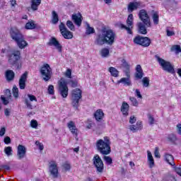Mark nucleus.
<instances>
[{
    "mask_svg": "<svg viewBox=\"0 0 181 181\" xmlns=\"http://www.w3.org/2000/svg\"><path fill=\"white\" fill-rule=\"evenodd\" d=\"M115 42V33L112 30H104L98 35L95 42L98 46H103V45H110V46L114 45Z\"/></svg>",
    "mask_w": 181,
    "mask_h": 181,
    "instance_id": "1",
    "label": "nucleus"
},
{
    "mask_svg": "<svg viewBox=\"0 0 181 181\" xmlns=\"http://www.w3.org/2000/svg\"><path fill=\"white\" fill-rule=\"evenodd\" d=\"M96 149L102 155H110L111 153V141L110 138L105 136L96 141Z\"/></svg>",
    "mask_w": 181,
    "mask_h": 181,
    "instance_id": "2",
    "label": "nucleus"
},
{
    "mask_svg": "<svg viewBox=\"0 0 181 181\" xmlns=\"http://www.w3.org/2000/svg\"><path fill=\"white\" fill-rule=\"evenodd\" d=\"M11 37L13 40L16 42L19 49H25L28 46V42L25 40L23 35L21 33V31L16 28H13L11 32Z\"/></svg>",
    "mask_w": 181,
    "mask_h": 181,
    "instance_id": "3",
    "label": "nucleus"
},
{
    "mask_svg": "<svg viewBox=\"0 0 181 181\" xmlns=\"http://www.w3.org/2000/svg\"><path fill=\"white\" fill-rule=\"evenodd\" d=\"M122 66L123 67V71L125 73L127 78H122L117 81V84H124V86H132L131 80V71L129 70L130 66L128 64V62L125 59L122 60Z\"/></svg>",
    "mask_w": 181,
    "mask_h": 181,
    "instance_id": "4",
    "label": "nucleus"
},
{
    "mask_svg": "<svg viewBox=\"0 0 181 181\" xmlns=\"http://www.w3.org/2000/svg\"><path fill=\"white\" fill-rule=\"evenodd\" d=\"M156 59L164 71H167V73L170 74H175V66L170 62L160 58L158 55L156 56Z\"/></svg>",
    "mask_w": 181,
    "mask_h": 181,
    "instance_id": "5",
    "label": "nucleus"
},
{
    "mask_svg": "<svg viewBox=\"0 0 181 181\" xmlns=\"http://www.w3.org/2000/svg\"><path fill=\"white\" fill-rule=\"evenodd\" d=\"M58 91L60 95L62 96V98H67V95H69V87L64 78H62L58 82Z\"/></svg>",
    "mask_w": 181,
    "mask_h": 181,
    "instance_id": "6",
    "label": "nucleus"
},
{
    "mask_svg": "<svg viewBox=\"0 0 181 181\" xmlns=\"http://www.w3.org/2000/svg\"><path fill=\"white\" fill-rule=\"evenodd\" d=\"M41 76L44 81H49L52 78L53 73L52 72V68L48 64H44L40 69Z\"/></svg>",
    "mask_w": 181,
    "mask_h": 181,
    "instance_id": "7",
    "label": "nucleus"
},
{
    "mask_svg": "<svg viewBox=\"0 0 181 181\" xmlns=\"http://www.w3.org/2000/svg\"><path fill=\"white\" fill-rule=\"evenodd\" d=\"M81 98V90L79 88H76L72 90L71 93V105L75 108V110H77L78 108L79 105V101Z\"/></svg>",
    "mask_w": 181,
    "mask_h": 181,
    "instance_id": "8",
    "label": "nucleus"
},
{
    "mask_svg": "<svg viewBox=\"0 0 181 181\" xmlns=\"http://www.w3.org/2000/svg\"><path fill=\"white\" fill-rule=\"evenodd\" d=\"M139 18L141 21L146 26V28H151L152 24L151 23V18L148 15L146 11L142 9L139 12Z\"/></svg>",
    "mask_w": 181,
    "mask_h": 181,
    "instance_id": "9",
    "label": "nucleus"
},
{
    "mask_svg": "<svg viewBox=\"0 0 181 181\" xmlns=\"http://www.w3.org/2000/svg\"><path fill=\"white\" fill-rule=\"evenodd\" d=\"M134 43L135 45H139L144 47H148L151 45V39L148 37L136 36L134 39Z\"/></svg>",
    "mask_w": 181,
    "mask_h": 181,
    "instance_id": "10",
    "label": "nucleus"
},
{
    "mask_svg": "<svg viewBox=\"0 0 181 181\" xmlns=\"http://www.w3.org/2000/svg\"><path fill=\"white\" fill-rule=\"evenodd\" d=\"M134 25V16L129 14L127 20V25L120 24L121 29H125L129 35H132V28Z\"/></svg>",
    "mask_w": 181,
    "mask_h": 181,
    "instance_id": "11",
    "label": "nucleus"
},
{
    "mask_svg": "<svg viewBox=\"0 0 181 181\" xmlns=\"http://www.w3.org/2000/svg\"><path fill=\"white\" fill-rule=\"evenodd\" d=\"M93 164L96 168L97 172L99 173H103V170H104V163H103V160H101V158H100L98 154L94 156Z\"/></svg>",
    "mask_w": 181,
    "mask_h": 181,
    "instance_id": "12",
    "label": "nucleus"
},
{
    "mask_svg": "<svg viewBox=\"0 0 181 181\" xmlns=\"http://www.w3.org/2000/svg\"><path fill=\"white\" fill-rule=\"evenodd\" d=\"M49 170L50 176H52L53 179H57V177H59V168H57V163H56V162L51 161L49 163Z\"/></svg>",
    "mask_w": 181,
    "mask_h": 181,
    "instance_id": "13",
    "label": "nucleus"
},
{
    "mask_svg": "<svg viewBox=\"0 0 181 181\" xmlns=\"http://www.w3.org/2000/svg\"><path fill=\"white\" fill-rule=\"evenodd\" d=\"M59 30L64 39H73V33L66 28L64 23H61L59 25Z\"/></svg>",
    "mask_w": 181,
    "mask_h": 181,
    "instance_id": "14",
    "label": "nucleus"
},
{
    "mask_svg": "<svg viewBox=\"0 0 181 181\" xmlns=\"http://www.w3.org/2000/svg\"><path fill=\"white\" fill-rule=\"evenodd\" d=\"M20 56H21V52H19V50L13 51L8 57L9 64H11V66L16 64V62L20 59Z\"/></svg>",
    "mask_w": 181,
    "mask_h": 181,
    "instance_id": "15",
    "label": "nucleus"
},
{
    "mask_svg": "<svg viewBox=\"0 0 181 181\" xmlns=\"http://www.w3.org/2000/svg\"><path fill=\"white\" fill-rule=\"evenodd\" d=\"M17 156L18 159H23L26 156V147L19 144L17 148Z\"/></svg>",
    "mask_w": 181,
    "mask_h": 181,
    "instance_id": "16",
    "label": "nucleus"
},
{
    "mask_svg": "<svg viewBox=\"0 0 181 181\" xmlns=\"http://www.w3.org/2000/svg\"><path fill=\"white\" fill-rule=\"evenodd\" d=\"M28 71L23 74L19 79V88L21 90H25L26 87V80H28Z\"/></svg>",
    "mask_w": 181,
    "mask_h": 181,
    "instance_id": "17",
    "label": "nucleus"
},
{
    "mask_svg": "<svg viewBox=\"0 0 181 181\" xmlns=\"http://www.w3.org/2000/svg\"><path fill=\"white\" fill-rule=\"evenodd\" d=\"M71 19L76 26H81V23L83 22V16H81V13H78L73 14L71 16Z\"/></svg>",
    "mask_w": 181,
    "mask_h": 181,
    "instance_id": "18",
    "label": "nucleus"
},
{
    "mask_svg": "<svg viewBox=\"0 0 181 181\" xmlns=\"http://www.w3.org/2000/svg\"><path fill=\"white\" fill-rule=\"evenodd\" d=\"M28 100L26 99L25 100V105L27 106V108H28L29 110H33V105H32V103H30V101L31 102L35 101V103H37V99L36 98V96L30 94H28Z\"/></svg>",
    "mask_w": 181,
    "mask_h": 181,
    "instance_id": "19",
    "label": "nucleus"
},
{
    "mask_svg": "<svg viewBox=\"0 0 181 181\" xmlns=\"http://www.w3.org/2000/svg\"><path fill=\"white\" fill-rule=\"evenodd\" d=\"M48 45L49 46H54L55 47V49L58 50V52H62V45L57 41V40L55 37H52L49 40V42H48Z\"/></svg>",
    "mask_w": 181,
    "mask_h": 181,
    "instance_id": "20",
    "label": "nucleus"
},
{
    "mask_svg": "<svg viewBox=\"0 0 181 181\" xmlns=\"http://www.w3.org/2000/svg\"><path fill=\"white\" fill-rule=\"evenodd\" d=\"M144 128V125L142 124L141 121H137L136 124L130 125L129 129L132 131V132H136L137 131H141Z\"/></svg>",
    "mask_w": 181,
    "mask_h": 181,
    "instance_id": "21",
    "label": "nucleus"
},
{
    "mask_svg": "<svg viewBox=\"0 0 181 181\" xmlns=\"http://www.w3.org/2000/svg\"><path fill=\"white\" fill-rule=\"evenodd\" d=\"M67 127L71 134H73L74 135H77V132H78V130L77 129V127H76V123H74V122L70 121L69 122H68Z\"/></svg>",
    "mask_w": 181,
    "mask_h": 181,
    "instance_id": "22",
    "label": "nucleus"
},
{
    "mask_svg": "<svg viewBox=\"0 0 181 181\" xmlns=\"http://www.w3.org/2000/svg\"><path fill=\"white\" fill-rule=\"evenodd\" d=\"M142 4L141 2H134L130 3L128 6V11L129 12H133L134 11L138 9V8H141Z\"/></svg>",
    "mask_w": 181,
    "mask_h": 181,
    "instance_id": "23",
    "label": "nucleus"
},
{
    "mask_svg": "<svg viewBox=\"0 0 181 181\" xmlns=\"http://www.w3.org/2000/svg\"><path fill=\"white\" fill-rule=\"evenodd\" d=\"M121 112L124 117H127L129 112V105L127 102H123L121 106Z\"/></svg>",
    "mask_w": 181,
    "mask_h": 181,
    "instance_id": "24",
    "label": "nucleus"
},
{
    "mask_svg": "<svg viewBox=\"0 0 181 181\" xmlns=\"http://www.w3.org/2000/svg\"><path fill=\"white\" fill-rule=\"evenodd\" d=\"M135 77L137 80H141L144 77V71L141 65H137L136 67Z\"/></svg>",
    "mask_w": 181,
    "mask_h": 181,
    "instance_id": "25",
    "label": "nucleus"
},
{
    "mask_svg": "<svg viewBox=\"0 0 181 181\" xmlns=\"http://www.w3.org/2000/svg\"><path fill=\"white\" fill-rule=\"evenodd\" d=\"M137 28L139 33H141V35H146V33H148V31L146 30V25H145L144 23H138Z\"/></svg>",
    "mask_w": 181,
    "mask_h": 181,
    "instance_id": "26",
    "label": "nucleus"
},
{
    "mask_svg": "<svg viewBox=\"0 0 181 181\" xmlns=\"http://www.w3.org/2000/svg\"><path fill=\"white\" fill-rule=\"evenodd\" d=\"M147 160L149 168H152L155 166V160H153L152 153L149 151H147Z\"/></svg>",
    "mask_w": 181,
    "mask_h": 181,
    "instance_id": "27",
    "label": "nucleus"
},
{
    "mask_svg": "<svg viewBox=\"0 0 181 181\" xmlns=\"http://www.w3.org/2000/svg\"><path fill=\"white\" fill-rule=\"evenodd\" d=\"M94 117L96 121L100 122L103 119V118H104V112H103V110L98 109V110L95 111Z\"/></svg>",
    "mask_w": 181,
    "mask_h": 181,
    "instance_id": "28",
    "label": "nucleus"
},
{
    "mask_svg": "<svg viewBox=\"0 0 181 181\" xmlns=\"http://www.w3.org/2000/svg\"><path fill=\"white\" fill-rule=\"evenodd\" d=\"M164 159L166 162H168L169 165H170L171 166H175V162L173 161V156L168 153H165L164 155Z\"/></svg>",
    "mask_w": 181,
    "mask_h": 181,
    "instance_id": "29",
    "label": "nucleus"
},
{
    "mask_svg": "<svg viewBox=\"0 0 181 181\" xmlns=\"http://www.w3.org/2000/svg\"><path fill=\"white\" fill-rule=\"evenodd\" d=\"M40 4H42V0H31V9L37 11Z\"/></svg>",
    "mask_w": 181,
    "mask_h": 181,
    "instance_id": "30",
    "label": "nucleus"
},
{
    "mask_svg": "<svg viewBox=\"0 0 181 181\" xmlns=\"http://www.w3.org/2000/svg\"><path fill=\"white\" fill-rule=\"evenodd\" d=\"M107 70L110 73L111 76H112V77H118L119 72L117 69L110 66Z\"/></svg>",
    "mask_w": 181,
    "mask_h": 181,
    "instance_id": "31",
    "label": "nucleus"
},
{
    "mask_svg": "<svg viewBox=\"0 0 181 181\" xmlns=\"http://www.w3.org/2000/svg\"><path fill=\"white\" fill-rule=\"evenodd\" d=\"M93 33H95V30H94V28L90 26L88 23H86V35H93Z\"/></svg>",
    "mask_w": 181,
    "mask_h": 181,
    "instance_id": "32",
    "label": "nucleus"
},
{
    "mask_svg": "<svg viewBox=\"0 0 181 181\" xmlns=\"http://www.w3.org/2000/svg\"><path fill=\"white\" fill-rule=\"evenodd\" d=\"M6 77L8 81H11L13 80V78L15 77V73L12 70L7 71L6 72Z\"/></svg>",
    "mask_w": 181,
    "mask_h": 181,
    "instance_id": "33",
    "label": "nucleus"
},
{
    "mask_svg": "<svg viewBox=\"0 0 181 181\" xmlns=\"http://www.w3.org/2000/svg\"><path fill=\"white\" fill-rule=\"evenodd\" d=\"M100 54L102 57H108L110 56V49L108 48H103L100 51Z\"/></svg>",
    "mask_w": 181,
    "mask_h": 181,
    "instance_id": "34",
    "label": "nucleus"
},
{
    "mask_svg": "<svg viewBox=\"0 0 181 181\" xmlns=\"http://www.w3.org/2000/svg\"><path fill=\"white\" fill-rule=\"evenodd\" d=\"M25 28L27 30H33L36 28V25L34 21H29L25 24Z\"/></svg>",
    "mask_w": 181,
    "mask_h": 181,
    "instance_id": "35",
    "label": "nucleus"
},
{
    "mask_svg": "<svg viewBox=\"0 0 181 181\" xmlns=\"http://www.w3.org/2000/svg\"><path fill=\"white\" fill-rule=\"evenodd\" d=\"M152 19L154 25H158L159 24V14L158 13L155 12L152 15Z\"/></svg>",
    "mask_w": 181,
    "mask_h": 181,
    "instance_id": "36",
    "label": "nucleus"
},
{
    "mask_svg": "<svg viewBox=\"0 0 181 181\" xmlns=\"http://www.w3.org/2000/svg\"><path fill=\"white\" fill-rule=\"evenodd\" d=\"M149 81H150L149 77H144L141 79V84L143 87H146V88L149 87Z\"/></svg>",
    "mask_w": 181,
    "mask_h": 181,
    "instance_id": "37",
    "label": "nucleus"
},
{
    "mask_svg": "<svg viewBox=\"0 0 181 181\" xmlns=\"http://www.w3.org/2000/svg\"><path fill=\"white\" fill-rule=\"evenodd\" d=\"M57 22H59V16L57 15V13H56V11H52V23L54 25H56V23H57Z\"/></svg>",
    "mask_w": 181,
    "mask_h": 181,
    "instance_id": "38",
    "label": "nucleus"
},
{
    "mask_svg": "<svg viewBox=\"0 0 181 181\" xmlns=\"http://www.w3.org/2000/svg\"><path fill=\"white\" fill-rule=\"evenodd\" d=\"M170 50L172 52H175L176 54H178V53H181L180 45H173L172 47L170 48Z\"/></svg>",
    "mask_w": 181,
    "mask_h": 181,
    "instance_id": "39",
    "label": "nucleus"
},
{
    "mask_svg": "<svg viewBox=\"0 0 181 181\" xmlns=\"http://www.w3.org/2000/svg\"><path fill=\"white\" fill-rule=\"evenodd\" d=\"M66 26L70 29V30H72V32H74L76 30V27L74 26V24H73V22L71 21H66Z\"/></svg>",
    "mask_w": 181,
    "mask_h": 181,
    "instance_id": "40",
    "label": "nucleus"
},
{
    "mask_svg": "<svg viewBox=\"0 0 181 181\" xmlns=\"http://www.w3.org/2000/svg\"><path fill=\"white\" fill-rule=\"evenodd\" d=\"M12 152H13V150H12V147L11 146H7L4 148V153L8 156H12Z\"/></svg>",
    "mask_w": 181,
    "mask_h": 181,
    "instance_id": "41",
    "label": "nucleus"
},
{
    "mask_svg": "<svg viewBox=\"0 0 181 181\" xmlns=\"http://www.w3.org/2000/svg\"><path fill=\"white\" fill-rule=\"evenodd\" d=\"M13 95L15 98H18V97H19V89L16 86L13 87Z\"/></svg>",
    "mask_w": 181,
    "mask_h": 181,
    "instance_id": "42",
    "label": "nucleus"
},
{
    "mask_svg": "<svg viewBox=\"0 0 181 181\" xmlns=\"http://www.w3.org/2000/svg\"><path fill=\"white\" fill-rule=\"evenodd\" d=\"M129 100L132 103V105H134V107H138V105H139V103L138 102V100H136V98L134 97H130Z\"/></svg>",
    "mask_w": 181,
    "mask_h": 181,
    "instance_id": "43",
    "label": "nucleus"
},
{
    "mask_svg": "<svg viewBox=\"0 0 181 181\" xmlns=\"http://www.w3.org/2000/svg\"><path fill=\"white\" fill-rule=\"evenodd\" d=\"M1 101L3 103V104H4V105H8V104H9V100H11V98H6L4 96H1Z\"/></svg>",
    "mask_w": 181,
    "mask_h": 181,
    "instance_id": "44",
    "label": "nucleus"
},
{
    "mask_svg": "<svg viewBox=\"0 0 181 181\" xmlns=\"http://www.w3.org/2000/svg\"><path fill=\"white\" fill-rule=\"evenodd\" d=\"M104 160H105L106 163H107V165H111V163H112V158H111V157L110 156H105L103 157Z\"/></svg>",
    "mask_w": 181,
    "mask_h": 181,
    "instance_id": "45",
    "label": "nucleus"
},
{
    "mask_svg": "<svg viewBox=\"0 0 181 181\" xmlns=\"http://www.w3.org/2000/svg\"><path fill=\"white\" fill-rule=\"evenodd\" d=\"M134 95H135V97H137L140 100H142V98H143L142 94H141V91L139 90V89L135 90Z\"/></svg>",
    "mask_w": 181,
    "mask_h": 181,
    "instance_id": "46",
    "label": "nucleus"
},
{
    "mask_svg": "<svg viewBox=\"0 0 181 181\" xmlns=\"http://www.w3.org/2000/svg\"><path fill=\"white\" fill-rule=\"evenodd\" d=\"M48 93L51 95H53V94H54V86H53V85H49L48 86Z\"/></svg>",
    "mask_w": 181,
    "mask_h": 181,
    "instance_id": "47",
    "label": "nucleus"
},
{
    "mask_svg": "<svg viewBox=\"0 0 181 181\" xmlns=\"http://www.w3.org/2000/svg\"><path fill=\"white\" fill-rule=\"evenodd\" d=\"M148 119L150 125H153V124H155V118H153V116L151 115H148Z\"/></svg>",
    "mask_w": 181,
    "mask_h": 181,
    "instance_id": "48",
    "label": "nucleus"
},
{
    "mask_svg": "<svg viewBox=\"0 0 181 181\" xmlns=\"http://www.w3.org/2000/svg\"><path fill=\"white\" fill-rule=\"evenodd\" d=\"M65 77H67V78H71V69H68L64 73Z\"/></svg>",
    "mask_w": 181,
    "mask_h": 181,
    "instance_id": "49",
    "label": "nucleus"
},
{
    "mask_svg": "<svg viewBox=\"0 0 181 181\" xmlns=\"http://www.w3.org/2000/svg\"><path fill=\"white\" fill-rule=\"evenodd\" d=\"M167 139L170 141H176V136L173 134H170L168 136Z\"/></svg>",
    "mask_w": 181,
    "mask_h": 181,
    "instance_id": "50",
    "label": "nucleus"
},
{
    "mask_svg": "<svg viewBox=\"0 0 181 181\" xmlns=\"http://www.w3.org/2000/svg\"><path fill=\"white\" fill-rule=\"evenodd\" d=\"M63 169L64 172H67L68 170H70V169H71V166L69 163H65L63 165Z\"/></svg>",
    "mask_w": 181,
    "mask_h": 181,
    "instance_id": "51",
    "label": "nucleus"
},
{
    "mask_svg": "<svg viewBox=\"0 0 181 181\" xmlns=\"http://www.w3.org/2000/svg\"><path fill=\"white\" fill-rule=\"evenodd\" d=\"M35 145L38 146L40 151H43V149L45 148V147L43 146V144L40 143L39 141H35Z\"/></svg>",
    "mask_w": 181,
    "mask_h": 181,
    "instance_id": "52",
    "label": "nucleus"
},
{
    "mask_svg": "<svg viewBox=\"0 0 181 181\" xmlns=\"http://www.w3.org/2000/svg\"><path fill=\"white\" fill-rule=\"evenodd\" d=\"M30 126L32 127V128H35V129L37 128V121L31 120Z\"/></svg>",
    "mask_w": 181,
    "mask_h": 181,
    "instance_id": "53",
    "label": "nucleus"
},
{
    "mask_svg": "<svg viewBox=\"0 0 181 181\" xmlns=\"http://www.w3.org/2000/svg\"><path fill=\"white\" fill-rule=\"evenodd\" d=\"M136 122V117L135 116H131L129 118V124H135Z\"/></svg>",
    "mask_w": 181,
    "mask_h": 181,
    "instance_id": "54",
    "label": "nucleus"
},
{
    "mask_svg": "<svg viewBox=\"0 0 181 181\" xmlns=\"http://www.w3.org/2000/svg\"><path fill=\"white\" fill-rule=\"evenodd\" d=\"M154 155L156 158H160V154L159 153V148L156 147L155 148Z\"/></svg>",
    "mask_w": 181,
    "mask_h": 181,
    "instance_id": "55",
    "label": "nucleus"
},
{
    "mask_svg": "<svg viewBox=\"0 0 181 181\" xmlns=\"http://www.w3.org/2000/svg\"><path fill=\"white\" fill-rule=\"evenodd\" d=\"M6 98H10L11 99V97H12V95H11V90H9V89H7V90H6Z\"/></svg>",
    "mask_w": 181,
    "mask_h": 181,
    "instance_id": "56",
    "label": "nucleus"
},
{
    "mask_svg": "<svg viewBox=\"0 0 181 181\" xmlns=\"http://www.w3.org/2000/svg\"><path fill=\"white\" fill-rule=\"evenodd\" d=\"M69 83L71 84V86L73 87V88L77 87V81H69Z\"/></svg>",
    "mask_w": 181,
    "mask_h": 181,
    "instance_id": "57",
    "label": "nucleus"
},
{
    "mask_svg": "<svg viewBox=\"0 0 181 181\" xmlns=\"http://www.w3.org/2000/svg\"><path fill=\"white\" fill-rule=\"evenodd\" d=\"M5 132H6V129H5V127H2L0 129V136H4V135H5Z\"/></svg>",
    "mask_w": 181,
    "mask_h": 181,
    "instance_id": "58",
    "label": "nucleus"
},
{
    "mask_svg": "<svg viewBox=\"0 0 181 181\" xmlns=\"http://www.w3.org/2000/svg\"><path fill=\"white\" fill-rule=\"evenodd\" d=\"M4 143L6 144L7 145L11 144V137L9 136H6L4 138Z\"/></svg>",
    "mask_w": 181,
    "mask_h": 181,
    "instance_id": "59",
    "label": "nucleus"
},
{
    "mask_svg": "<svg viewBox=\"0 0 181 181\" xmlns=\"http://www.w3.org/2000/svg\"><path fill=\"white\" fill-rule=\"evenodd\" d=\"M166 32H167V36H175V32L170 31L169 30H167Z\"/></svg>",
    "mask_w": 181,
    "mask_h": 181,
    "instance_id": "60",
    "label": "nucleus"
},
{
    "mask_svg": "<svg viewBox=\"0 0 181 181\" xmlns=\"http://www.w3.org/2000/svg\"><path fill=\"white\" fill-rule=\"evenodd\" d=\"M4 114H5L6 117H9V115H11V110L5 109Z\"/></svg>",
    "mask_w": 181,
    "mask_h": 181,
    "instance_id": "61",
    "label": "nucleus"
},
{
    "mask_svg": "<svg viewBox=\"0 0 181 181\" xmlns=\"http://www.w3.org/2000/svg\"><path fill=\"white\" fill-rule=\"evenodd\" d=\"M175 172H176V173H177V175L181 176V168L180 167L175 168Z\"/></svg>",
    "mask_w": 181,
    "mask_h": 181,
    "instance_id": "62",
    "label": "nucleus"
},
{
    "mask_svg": "<svg viewBox=\"0 0 181 181\" xmlns=\"http://www.w3.org/2000/svg\"><path fill=\"white\" fill-rule=\"evenodd\" d=\"M11 6L15 8V6L16 5V0H11L10 1Z\"/></svg>",
    "mask_w": 181,
    "mask_h": 181,
    "instance_id": "63",
    "label": "nucleus"
},
{
    "mask_svg": "<svg viewBox=\"0 0 181 181\" xmlns=\"http://www.w3.org/2000/svg\"><path fill=\"white\" fill-rule=\"evenodd\" d=\"M177 131L180 135H181V124L177 125Z\"/></svg>",
    "mask_w": 181,
    "mask_h": 181,
    "instance_id": "64",
    "label": "nucleus"
}]
</instances>
